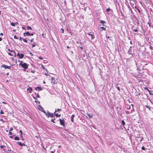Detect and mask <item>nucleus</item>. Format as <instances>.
<instances>
[{"instance_id": "obj_39", "label": "nucleus", "mask_w": 153, "mask_h": 153, "mask_svg": "<svg viewBox=\"0 0 153 153\" xmlns=\"http://www.w3.org/2000/svg\"><path fill=\"white\" fill-rule=\"evenodd\" d=\"M147 23H148V24H149V27H151V24L150 23H149V22H148Z\"/></svg>"}, {"instance_id": "obj_59", "label": "nucleus", "mask_w": 153, "mask_h": 153, "mask_svg": "<svg viewBox=\"0 0 153 153\" xmlns=\"http://www.w3.org/2000/svg\"><path fill=\"white\" fill-rule=\"evenodd\" d=\"M51 153H54V152L53 151H52L51 152Z\"/></svg>"}, {"instance_id": "obj_55", "label": "nucleus", "mask_w": 153, "mask_h": 153, "mask_svg": "<svg viewBox=\"0 0 153 153\" xmlns=\"http://www.w3.org/2000/svg\"><path fill=\"white\" fill-rule=\"evenodd\" d=\"M45 74L46 75V76H48V74L46 73H45Z\"/></svg>"}, {"instance_id": "obj_48", "label": "nucleus", "mask_w": 153, "mask_h": 153, "mask_svg": "<svg viewBox=\"0 0 153 153\" xmlns=\"http://www.w3.org/2000/svg\"><path fill=\"white\" fill-rule=\"evenodd\" d=\"M15 23V25H19V23H18V22H16Z\"/></svg>"}, {"instance_id": "obj_25", "label": "nucleus", "mask_w": 153, "mask_h": 153, "mask_svg": "<svg viewBox=\"0 0 153 153\" xmlns=\"http://www.w3.org/2000/svg\"><path fill=\"white\" fill-rule=\"evenodd\" d=\"M122 123L123 125H124L125 124V122L123 120L122 121Z\"/></svg>"}, {"instance_id": "obj_24", "label": "nucleus", "mask_w": 153, "mask_h": 153, "mask_svg": "<svg viewBox=\"0 0 153 153\" xmlns=\"http://www.w3.org/2000/svg\"><path fill=\"white\" fill-rule=\"evenodd\" d=\"M27 30H29V29H30V30H32V28L30 27L29 26H27Z\"/></svg>"}, {"instance_id": "obj_20", "label": "nucleus", "mask_w": 153, "mask_h": 153, "mask_svg": "<svg viewBox=\"0 0 153 153\" xmlns=\"http://www.w3.org/2000/svg\"><path fill=\"white\" fill-rule=\"evenodd\" d=\"M29 89H30V91H29L30 93H31L32 92H31V91H32V89L31 87H29V88H28L27 89V90H28Z\"/></svg>"}, {"instance_id": "obj_12", "label": "nucleus", "mask_w": 153, "mask_h": 153, "mask_svg": "<svg viewBox=\"0 0 153 153\" xmlns=\"http://www.w3.org/2000/svg\"><path fill=\"white\" fill-rule=\"evenodd\" d=\"M30 33H29V32L27 31L26 33H24L23 34V35L24 36H29Z\"/></svg>"}, {"instance_id": "obj_40", "label": "nucleus", "mask_w": 153, "mask_h": 153, "mask_svg": "<svg viewBox=\"0 0 153 153\" xmlns=\"http://www.w3.org/2000/svg\"><path fill=\"white\" fill-rule=\"evenodd\" d=\"M88 116L90 118H92L93 117V116H92L93 115H88Z\"/></svg>"}, {"instance_id": "obj_7", "label": "nucleus", "mask_w": 153, "mask_h": 153, "mask_svg": "<svg viewBox=\"0 0 153 153\" xmlns=\"http://www.w3.org/2000/svg\"><path fill=\"white\" fill-rule=\"evenodd\" d=\"M88 33V34L89 36H91V39H92L94 38V36L93 32H92V33Z\"/></svg>"}, {"instance_id": "obj_14", "label": "nucleus", "mask_w": 153, "mask_h": 153, "mask_svg": "<svg viewBox=\"0 0 153 153\" xmlns=\"http://www.w3.org/2000/svg\"><path fill=\"white\" fill-rule=\"evenodd\" d=\"M100 23L102 24V25H103V26H105V25H104V24L106 23V22L105 21L102 20H101L100 21Z\"/></svg>"}, {"instance_id": "obj_46", "label": "nucleus", "mask_w": 153, "mask_h": 153, "mask_svg": "<svg viewBox=\"0 0 153 153\" xmlns=\"http://www.w3.org/2000/svg\"><path fill=\"white\" fill-rule=\"evenodd\" d=\"M33 39H31L30 40V43H31L33 41Z\"/></svg>"}, {"instance_id": "obj_57", "label": "nucleus", "mask_w": 153, "mask_h": 153, "mask_svg": "<svg viewBox=\"0 0 153 153\" xmlns=\"http://www.w3.org/2000/svg\"><path fill=\"white\" fill-rule=\"evenodd\" d=\"M2 40V39L0 37V41H1Z\"/></svg>"}, {"instance_id": "obj_6", "label": "nucleus", "mask_w": 153, "mask_h": 153, "mask_svg": "<svg viewBox=\"0 0 153 153\" xmlns=\"http://www.w3.org/2000/svg\"><path fill=\"white\" fill-rule=\"evenodd\" d=\"M51 79L52 80L51 83H53V84H56L57 83L56 82L54 78L52 77L51 78Z\"/></svg>"}, {"instance_id": "obj_47", "label": "nucleus", "mask_w": 153, "mask_h": 153, "mask_svg": "<svg viewBox=\"0 0 153 153\" xmlns=\"http://www.w3.org/2000/svg\"><path fill=\"white\" fill-rule=\"evenodd\" d=\"M39 58L41 60L42 59V58L41 56H39Z\"/></svg>"}, {"instance_id": "obj_11", "label": "nucleus", "mask_w": 153, "mask_h": 153, "mask_svg": "<svg viewBox=\"0 0 153 153\" xmlns=\"http://www.w3.org/2000/svg\"><path fill=\"white\" fill-rule=\"evenodd\" d=\"M17 143L19 145H20L21 146H26V145L25 144V143H21V142H18Z\"/></svg>"}, {"instance_id": "obj_38", "label": "nucleus", "mask_w": 153, "mask_h": 153, "mask_svg": "<svg viewBox=\"0 0 153 153\" xmlns=\"http://www.w3.org/2000/svg\"><path fill=\"white\" fill-rule=\"evenodd\" d=\"M19 133L21 134H22V131L21 130H20L19 131Z\"/></svg>"}, {"instance_id": "obj_23", "label": "nucleus", "mask_w": 153, "mask_h": 153, "mask_svg": "<svg viewBox=\"0 0 153 153\" xmlns=\"http://www.w3.org/2000/svg\"><path fill=\"white\" fill-rule=\"evenodd\" d=\"M111 9L110 8H108V9H106V11L107 13H108L109 11L111 10Z\"/></svg>"}, {"instance_id": "obj_53", "label": "nucleus", "mask_w": 153, "mask_h": 153, "mask_svg": "<svg viewBox=\"0 0 153 153\" xmlns=\"http://www.w3.org/2000/svg\"><path fill=\"white\" fill-rule=\"evenodd\" d=\"M20 63H21V64H23L24 63H23V61H21V62Z\"/></svg>"}, {"instance_id": "obj_50", "label": "nucleus", "mask_w": 153, "mask_h": 153, "mask_svg": "<svg viewBox=\"0 0 153 153\" xmlns=\"http://www.w3.org/2000/svg\"><path fill=\"white\" fill-rule=\"evenodd\" d=\"M2 103L4 104H7V103L4 102H2Z\"/></svg>"}, {"instance_id": "obj_49", "label": "nucleus", "mask_w": 153, "mask_h": 153, "mask_svg": "<svg viewBox=\"0 0 153 153\" xmlns=\"http://www.w3.org/2000/svg\"><path fill=\"white\" fill-rule=\"evenodd\" d=\"M33 35V33H30V35L29 36H32Z\"/></svg>"}, {"instance_id": "obj_26", "label": "nucleus", "mask_w": 153, "mask_h": 153, "mask_svg": "<svg viewBox=\"0 0 153 153\" xmlns=\"http://www.w3.org/2000/svg\"><path fill=\"white\" fill-rule=\"evenodd\" d=\"M144 89H145V90H147L149 92H150V90H149L148 88H147V87H145V88H144Z\"/></svg>"}, {"instance_id": "obj_34", "label": "nucleus", "mask_w": 153, "mask_h": 153, "mask_svg": "<svg viewBox=\"0 0 153 153\" xmlns=\"http://www.w3.org/2000/svg\"><path fill=\"white\" fill-rule=\"evenodd\" d=\"M13 128L12 127H11L10 128V129L9 130L10 131H11L13 130Z\"/></svg>"}, {"instance_id": "obj_35", "label": "nucleus", "mask_w": 153, "mask_h": 153, "mask_svg": "<svg viewBox=\"0 0 153 153\" xmlns=\"http://www.w3.org/2000/svg\"><path fill=\"white\" fill-rule=\"evenodd\" d=\"M0 121L1 122H4V120L2 119H0Z\"/></svg>"}, {"instance_id": "obj_63", "label": "nucleus", "mask_w": 153, "mask_h": 153, "mask_svg": "<svg viewBox=\"0 0 153 153\" xmlns=\"http://www.w3.org/2000/svg\"><path fill=\"white\" fill-rule=\"evenodd\" d=\"M10 138H12V136H10Z\"/></svg>"}, {"instance_id": "obj_16", "label": "nucleus", "mask_w": 153, "mask_h": 153, "mask_svg": "<svg viewBox=\"0 0 153 153\" xmlns=\"http://www.w3.org/2000/svg\"><path fill=\"white\" fill-rule=\"evenodd\" d=\"M22 40L23 41H24L25 43H27V40L25 39V38H23L22 39Z\"/></svg>"}, {"instance_id": "obj_18", "label": "nucleus", "mask_w": 153, "mask_h": 153, "mask_svg": "<svg viewBox=\"0 0 153 153\" xmlns=\"http://www.w3.org/2000/svg\"><path fill=\"white\" fill-rule=\"evenodd\" d=\"M100 29H102L103 30L105 31L106 30V27H101Z\"/></svg>"}, {"instance_id": "obj_41", "label": "nucleus", "mask_w": 153, "mask_h": 153, "mask_svg": "<svg viewBox=\"0 0 153 153\" xmlns=\"http://www.w3.org/2000/svg\"><path fill=\"white\" fill-rule=\"evenodd\" d=\"M12 134H13V133H12V132H10H10H9V135H12Z\"/></svg>"}, {"instance_id": "obj_51", "label": "nucleus", "mask_w": 153, "mask_h": 153, "mask_svg": "<svg viewBox=\"0 0 153 153\" xmlns=\"http://www.w3.org/2000/svg\"><path fill=\"white\" fill-rule=\"evenodd\" d=\"M22 28L23 29V30H25V29H25V27H22Z\"/></svg>"}, {"instance_id": "obj_42", "label": "nucleus", "mask_w": 153, "mask_h": 153, "mask_svg": "<svg viewBox=\"0 0 153 153\" xmlns=\"http://www.w3.org/2000/svg\"><path fill=\"white\" fill-rule=\"evenodd\" d=\"M35 46V45L34 44H33L32 46V48H33Z\"/></svg>"}, {"instance_id": "obj_56", "label": "nucleus", "mask_w": 153, "mask_h": 153, "mask_svg": "<svg viewBox=\"0 0 153 153\" xmlns=\"http://www.w3.org/2000/svg\"><path fill=\"white\" fill-rule=\"evenodd\" d=\"M19 39L21 41L22 40V38L21 37H20L19 38Z\"/></svg>"}, {"instance_id": "obj_15", "label": "nucleus", "mask_w": 153, "mask_h": 153, "mask_svg": "<svg viewBox=\"0 0 153 153\" xmlns=\"http://www.w3.org/2000/svg\"><path fill=\"white\" fill-rule=\"evenodd\" d=\"M42 67L44 70H45L47 72V73H48V71L47 68L45 67L43 65H42Z\"/></svg>"}, {"instance_id": "obj_52", "label": "nucleus", "mask_w": 153, "mask_h": 153, "mask_svg": "<svg viewBox=\"0 0 153 153\" xmlns=\"http://www.w3.org/2000/svg\"><path fill=\"white\" fill-rule=\"evenodd\" d=\"M7 50H8V51H10V52H11V51H13V50H10L9 49H7Z\"/></svg>"}, {"instance_id": "obj_32", "label": "nucleus", "mask_w": 153, "mask_h": 153, "mask_svg": "<svg viewBox=\"0 0 153 153\" xmlns=\"http://www.w3.org/2000/svg\"><path fill=\"white\" fill-rule=\"evenodd\" d=\"M133 30L135 32H137V29H135Z\"/></svg>"}, {"instance_id": "obj_45", "label": "nucleus", "mask_w": 153, "mask_h": 153, "mask_svg": "<svg viewBox=\"0 0 153 153\" xmlns=\"http://www.w3.org/2000/svg\"><path fill=\"white\" fill-rule=\"evenodd\" d=\"M117 90L119 91H120V88L119 87H117Z\"/></svg>"}, {"instance_id": "obj_1", "label": "nucleus", "mask_w": 153, "mask_h": 153, "mask_svg": "<svg viewBox=\"0 0 153 153\" xmlns=\"http://www.w3.org/2000/svg\"><path fill=\"white\" fill-rule=\"evenodd\" d=\"M19 63V65L21 66L22 68H23L25 70L27 69L28 66V65L26 63H24L23 64Z\"/></svg>"}, {"instance_id": "obj_33", "label": "nucleus", "mask_w": 153, "mask_h": 153, "mask_svg": "<svg viewBox=\"0 0 153 153\" xmlns=\"http://www.w3.org/2000/svg\"><path fill=\"white\" fill-rule=\"evenodd\" d=\"M149 94L151 95H153V94L151 92V91H150V92H149Z\"/></svg>"}, {"instance_id": "obj_30", "label": "nucleus", "mask_w": 153, "mask_h": 153, "mask_svg": "<svg viewBox=\"0 0 153 153\" xmlns=\"http://www.w3.org/2000/svg\"><path fill=\"white\" fill-rule=\"evenodd\" d=\"M141 149L143 150H145V148L144 146H142V147Z\"/></svg>"}, {"instance_id": "obj_13", "label": "nucleus", "mask_w": 153, "mask_h": 153, "mask_svg": "<svg viewBox=\"0 0 153 153\" xmlns=\"http://www.w3.org/2000/svg\"><path fill=\"white\" fill-rule=\"evenodd\" d=\"M61 109L59 108H58L57 109H56L55 111L54 112V115H58V114L56 113V112L59 111H61Z\"/></svg>"}, {"instance_id": "obj_19", "label": "nucleus", "mask_w": 153, "mask_h": 153, "mask_svg": "<svg viewBox=\"0 0 153 153\" xmlns=\"http://www.w3.org/2000/svg\"><path fill=\"white\" fill-rule=\"evenodd\" d=\"M74 115H72V116L71 117V121L73 122L74 121L73 119H74Z\"/></svg>"}, {"instance_id": "obj_2", "label": "nucleus", "mask_w": 153, "mask_h": 153, "mask_svg": "<svg viewBox=\"0 0 153 153\" xmlns=\"http://www.w3.org/2000/svg\"><path fill=\"white\" fill-rule=\"evenodd\" d=\"M11 66H8L7 65L5 64H3L1 65V67H2L3 68H4V69H10L11 68Z\"/></svg>"}, {"instance_id": "obj_17", "label": "nucleus", "mask_w": 153, "mask_h": 153, "mask_svg": "<svg viewBox=\"0 0 153 153\" xmlns=\"http://www.w3.org/2000/svg\"><path fill=\"white\" fill-rule=\"evenodd\" d=\"M14 140H19V138L18 137L16 136L14 138Z\"/></svg>"}, {"instance_id": "obj_3", "label": "nucleus", "mask_w": 153, "mask_h": 153, "mask_svg": "<svg viewBox=\"0 0 153 153\" xmlns=\"http://www.w3.org/2000/svg\"><path fill=\"white\" fill-rule=\"evenodd\" d=\"M11 52L12 53H11L10 52L8 53V54L10 56H16V53L14 51H11Z\"/></svg>"}, {"instance_id": "obj_5", "label": "nucleus", "mask_w": 153, "mask_h": 153, "mask_svg": "<svg viewBox=\"0 0 153 153\" xmlns=\"http://www.w3.org/2000/svg\"><path fill=\"white\" fill-rule=\"evenodd\" d=\"M60 121V123L62 125V126L63 127H65V125L64 123V120L63 119H59Z\"/></svg>"}, {"instance_id": "obj_36", "label": "nucleus", "mask_w": 153, "mask_h": 153, "mask_svg": "<svg viewBox=\"0 0 153 153\" xmlns=\"http://www.w3.org/2000/svg\"><path fill=\"white\" fill-rule=\"evenodd\" d=\"M4 113L1 110H0V114H4Z\"/></svg>"}, {"instance_id": "obj_64", "label": "nucleus", "mask_w": 153, "mask_h": 153, "mask_svg": "<svg viewBox=\"0 0 153 153\" xmlns=\"http://www.w3.org/2000/svg\"><path fill=\"white\" fill-rule=\"evenodd\" d=\"M126 114H129V113H128V111H126Z\"/></svg>"}, {"instance_id": "obj_54", "label": "nucleus", "mask_w": 153, "mask_h": 153, "mask_svg": "<svg viewBox=\"0 0 153 153\" xmlns=\"http://www.w3.org/2000/svg\"><path fill=\"white\" fill-rule=\"evenodd\" d=\"M56 117H59L61 116V115H56Z\"/></svg>"}, {"instance_id": "obj_21", "label": "nucleus", "mask_w": 153, "mask_h": 153, "mask_svg": "<svg viewBox=\"0 0 153 153\" xmlns=\"http://www.w3.org/2000/svg\"><path fill=\"white\" fill-rule=\"evenodd\" d=\"M145 106L146 107V108H148L149 110H151V108L148 105H145Z\"/></svg>"}, {"instance_id": "obj_43", "label": "nucleus", "mask_w": 153, "mask_h": 153, "mask_svg": "<svg viewBox=\"0 0 153 153\" xmlns=\"http://www.w3.org/2000/svg\"><path fill=\"white\" fill-rule=\"evenodd\" d=\"M20 136L21 138H22V137H23L22 134H20Z\"/></svg>"}, {"instance_id": "obj_61", "label": "nucleus", "mask_w": 153, "mask_h": 153, "mask_svg": "<svg viewBox=\"0 0 153 153\" xmlns=\"http://www.w3.org/2000/svg\"><path fill=\"white\" fill-rule=\"evenodd\" d=\"M67 48H69V47L68 46H67Z\"/></svg>"}, {"instance_id": "obj_31", "label": "nucleus", "mask_w": 153, "mask_h": 153, "mask_svg": "<svg viewBox=\"0 0 153 153\" xmlns=\"http://www.w3.org/2000/svg\"><path fill=\"white\" fill-rule=\"evenodd\" d=\"M14 38L15 39H18V38L16 36V35H15L14 36Z\"/></svg>"}, {"instance_id": "obj_37", "label": "nucleus", "mask_w": 153, "mask_h": 153, "mask_svg": "<svg viewBox=\"0 0 153 153\" xmlns=\"http://www.w3.org/2000/svg\"><path fill=\"white\" fill-rule=\"evenodd\" d=\"M61 30H62V33H64V30L62 28L61 29Z\"/></svg>"}, {"instance_id": "obj_10", "label": "nucleus", "mask_w": 153, "mask_h": 153, "mask_svg": "<svg viewBox=\"0 0 153 153\" xmlns=\"http://www.w3.org/2000/svg\"><path fill=\"white\" fill-rule=\"evenodd\" d=\"M35 89L36 90H38L39 91H41L42 90V89L41 87L37 86V87H36L35 88Z\"/></svg>"}, {"instance_id": "obj_58", "label": "nucleus", "mask_w": 153, "mask_h": 153, "mask_svg": "<svg viewBox=\"0 0 153 153\" xmlns=\"http://www.w3.org/2000/svg\"><path fill=\"white\" fill-rule=\"evenodd\" d=\"M0 35L3 36V33H0Z\"/></svg>"}, {"instance_id": "obj_22", "label": "nucleus", "mask_w": 153, "mask_h": 153, "mask_svg": "<svg viewBox=\"0 0 153 153\" xmlns=\"http://www.w3.org/2000/svg\"><path fill=\"white\" fill-rule=\"evenodd\" d=\"M10 25L13 26H15V23L13 22H11L10 23Z\"/></svg>"}, {"instance_id": "obj_8", "label": "nucleus", "mask_w": 153, "mask_h": 153, "mask_svg": "<svg viewBox=\"0 0 153 153\" xmlns=\"http://www.w3.org/2000/svg\"><path fill=\"white\" fill-rule=\"evenodd\" d=\"M39 109L41 111H42V112H43L45 114H46V115H47L45 111L44 110L43 108L41 106H40Z\"/></svg>"}, {"instance_id": "obj_28", "label": "nucleus", "mask_w": 153, "mask_h": 153, "mask_svg": "<svg viewBox=\"0 0 153 153\" xmlns=\"http://www.w3.org/2000/svg\"><path fill=\"white\" fill-rule=\"evenodd\" d=\"M0 148L1 149H3L4 147H5V146H1Z\"/></svg>"}, {"instance_id": "obj_44", "label": "nucleus", "mask_w": 153, "mask_h": 153, "mask_svg": "<svg viewBox=\"0 0 153 153\" xmlns=\"http://www.w3.org/2000/svg\"><path fill=\"white\" fill-rule=\"evenodd\" d=\"M143 139V138H142V137L141 138V139L140 140V142H141L142 141Z\"/></svg>"}, {"instance_id": "obj_4", "label": "nucleus", "mask_w": 153, "mask_h": 153, "mask_svg": "<svg viewBox=\"0 0 153 153\" xmlns=\"http://www.w3.org/2000/svg\"><path fill=\"white\" fill-rule=\"evenodd\" d=\"M24 56V55L22 53L20 54L19 53H18L17 54V56L19 57V59L23 58Z\"/></svg>"}, {"instance_id": "obj_9", "label": "nucleus", "mask_w": 153, "mask_h": 153, "mask_svg": "<svg viewBox=\"0 0 153 153\" xmlns=\"http://www.w3.org/2000/svg\"><path fill=\"white\" fill-rule=\"evenodd\" d=\"M125 108L128 109H130L131 108L130 105L126 104L125 105Z\"/></svg>"}, {"instance_id": "obj_27", "label": "nucleus", "mask_w": 153, "mask_h": 153, "mask_svg": "<svg viewBox=\"0 0 153 153\" xmlns=\"http://www.w3.org/2000/svg\"><path fill=\"white\" fill-rule=\"evenodd\" d=\"M54 120H55L56 119L55 118H54L53 119H52L51 120V121L54 123H55V121H54Z\"/></svg>"}, {"instance_id": "obj_62", "label": "nucleus", "mask_w": 153, "mask_h": 153, "mask_svg": "<svg viewBox=\"0 0 153 153\" xmlns=\"http://www.w3.org/2000/svg\"><path fill=\"white\" fill-rule=\"evenodd\" d=\"M106 37L107 38H109L110 37H109V36H107Z\"/></svg>"}, {"instance_id": "obj_60", "label": "nucleus", "mask_w": 153, "mask_h": 153, "mask_svg": "<svg viewBox=\"0 0 153 153\" xmlns=\"http://www.w3.org/2000/svg\"><path fill=\"white\" fill-rule=\"evenodd\" d=\"M45 83H46V82H45V81H44L43 82V83L44 84H45Z\"/></svg>"}, {"instance_id": "obj_29", "label": "nucleus", "mask_w": 153, "mask_h": 153, "mask_svg": "<svg viewBox=\"0 0 153 153\" xmlns=\"http://www.w3.org/2000/svg\"><path fill=\"white\" fill-rule=\"evenodd\" d=\"M48 117H53V115H47Z\"/></svg>"}]
</instances>
